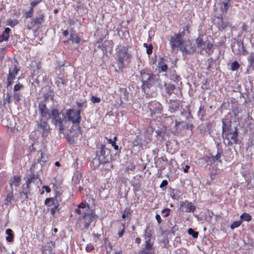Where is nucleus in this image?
Segmentation results:
<instances>
[{
	"label": "nucleus",
	"mask_w": 254,
	"mask_h": 254,
	"mask_svg": "<svg viewBox=\"0 0 254 254\" xmlns=\"http://www.w3.org/2000/svg\"><path fill=\"white\" fill-rule=\"evenodd\" d=\"M116 63L119 69L123 70L126 64L130 62L131 55L127 46H118L116 48Z\"/></svg>",
	"instance_id": "nucleus-1"
},
{
	"label": "nucleus",
	"mask_w": 254,
	"mask_h": 254,
	"mask_svg": "<svg viewBox=\"0 0 254 254\" xmlns=\"http://www.w3.org/2000/svg\"><path fill=\"white\" fill-rule=\"evenodd\" d=\"M185 32L176 33L174 36H171L169 40V44L172 51L179 48V50L185 54H189L185 41L183 40V36Z\"/></svg>",
	"instance_id": "nucleus-2"
},
{
	"label": "nucleus",
	"mask_w": 254,
	"mask_h": 254,
	"mask_svg": "<svg viewBox=\"0 0 254 254\" xmlns=\"http://www.w3.org/2000/svg\"><path fill=\"white\" fill-rule=\"evenodd\" d=\"M87 206L88 211L85 212L82 216V218L84 220V227L88 228L91 222L94 219V215H93L92 211L89 210V205L87 203L81 202L78 205L77 208L76 209L75 212L80 215L82 213V211L81 209L85 208Z\"/></svg>",
	"instance_id": "nucleus-3"
},
{
	"label": "nucleus",
	"mask_w": 254,
	"mask_h": 254,
	"mask_svg": "<svg viewBox=\"0 0 254 254\" xmlns=\"http://www.w3.org/2000/svg\"><path fill=\"white\" fill-rule=\"evenodd\" d=\"M49 117L51 119L52 124L59 126L60 132L62 133L65 128L64 124L67 121L65 119H62L59 110L57 109H52L51 111Z\"/></svg>",
	"instance_id": "nucleus-4"
},
{
	"label": "nucleus",
	"mask_w": 254,
	"mask_h": 254,
	"mask_svg": "<svg viewBox=\"0 0 254 254\" xmlns=\"http://www.w3.org/2000/svg\"><path fill=\"white\" fill-rule=\"evenodd\" d=\"M67 121L72 123L74 125H79L80 123L81 110H75L72 109H67L65 111V117Z\"/></svg>",
	"instance_id": "nucleus-5"
},
{
	"label": "nucleus",
	"mask_w": 254,
	"mask_h": 254,
	"mask_svg": "<svg viewBox=\"0 0 254 254\" xmlns=\"http://www.w3.org/2000/svg\"><path fill=\"white\" fill-rule=\"evenodd\" d=\"M175 131L177 132H180L185 129L192 130L193 125L190 122L188 117H186L185 120H176L175 121Z\"/></svg>",
	"instance_id": "nucleus-6"
},
{
	"label": "nucleus",
	"mask_w": 254,
	"mask_h": 254,
	"mask_svg": "<svg viewBox=\"0 0 254 254\" xmlns=\"http://www.w3.org/2000/svg\"><path fill=\"white\" fill-rule=\"evenodd\" d=\"M155 75L151 73H148L142 70L140 72V78L142 82L143 89L150 88L154 81Z\"/></svg>",
	"instance_id": "nucleus-7"
},
{
	"label": "nucleus",
	"mask_w": 254,
	"mask_h": 254,
	"mask_svg": "<svg viewBox=\"0 0 254 254\" xmlns=\"http://www.w3.org/2000/svg\"><path fill=\"white\" fill-rule=\"evenodd\" d=\"M37 13V16L32 18L27 23L26 25L27 29L31 30L35 26L39 28V25H42L44 22L45 17L44 13L41 10L39 11Z\"/></svg>",
	"instance_id": "nucleus-8"
},
{
	"label": "nucleus",
	"mask_w": 254,
	"mask_h": 254,
	"mask_svg": "<svg viewBox=\"0 0 254 254\" xmlns=\"http://www.w3.org/2000/svg\"><path fill=\"white\" fill-rule=\"evenodd\" d=\"M238 132L236 128L234 131H230L223 135L224 143L227 146H232L234 144H237L238 142Z\"/></svg>",
	"instance_id": "nucleus-9"
},
{
	"label": "nucleus",
	"mask_w": 254,
	"mask_h": 254,
	"mask_svg": "<svg viewBox=\"0 0 254 254\" xmlns=\"http://www.w3.org/2000/svg\"><path fill=\"white\" fill-rule=\"evenodd\" d=\"M152 139V136L151 135L144 132L143 134H140L136 136L133 143L135 146H146Z\"/></svg>",
	"instance_id": "nucleus-10"
},
{
	"label": "nucleus",
	"mask_w": 254,
	"mask_h": 254,
	"mask_svg": "<svg viewBox=\"0 0 254 254\" xmlns=\"http://www.w3.org/2000/svg\"><path fill=\"white\" fill-rule=\"evenodd\" d=\"M150 112L151 117L156 114H161L163 111L162 105L158 101H151L148 104V106Z\"/></svg>",
	"instance_id": "nucleus-11"
},
{
	"label": "nucleus",
	"mask_w": 254,
	"mask_h": 254,
	"mask_svg": "<svg viewBox=\"0 0 254 254\" xmlns=\"http://www.w3.org/2000/svg\"><path fill=\"white\" fill-rule=\"evenodd\" d=\"M19 68L16 65H14L12 70L9 69L8 74L6 79V87H8L12 85L13 80L15 78L16 75L18 74Z\"/></svg>",
	"instance_id": "nucleus-12"
},
{
	"label": "nucleus",
	"mask_w": 254,
	"mask_h": 254,
	"mask_svg": "<svg viewBox=\"0 0 254 254\" xmlns=\"http://www.w3.org/2000/svg\"><path fill=\"white\" fill-rule=\"evenodd\" d=\"M47 120L43 121L40 120L39 123L37 124L38 129L42 132L43 136H47L50 130V126H49Z\"/></svg>",
	"instance_id": "nucleus-13"
},
{
	"label": "nucleus",
	"mask_w": 254,
	"mask_h": 254,
	"mask_svg": "<svg viewBox=\"0 0 254 254\" xmlns=\"http://www.w3.org/2000/svg\"><path fill=\"white\" fill-rule=\"evenodd\" d=\"M153 245V241L149 240H145L144 248L140 254H153L155 251Z\"/></svg>",
	"instance_id": "nucleus-14"
},
{
	"label": "nucleus",
	"mask_w": 254,
	"mask_h": 254,
	"mask_svg": "<svg viewBox=\"0 0 254 254\" xmlns=\"http://www.w3.org/2000/svg\"><path fill=\"white\" fill-rule=\"evenodd\" d=\"M180 206L187 212H194L196 209L195 206L191 202L188 201L181 202Z\"/></svg>",
	"instance_id": "nucleus-15"
},
{
	"label": "nucleus",
	"mask_w": 254,
	"mask_h": 254,
	"mask_svg": "<svg viewBox=\"0 0 254 254\" xmlns=\"http://www.w3.org/2000/svg\"><path fill=\"white\" fill-rule=\"evenodd\" d=\"M35 145V144L33 143L29 146V149L30 150V153L29 154L30 157H37L38 159H42L43 157V153L41 150H36Z\"/></svg>",
	"instance_id": "nucleus-16"
},
{
	"label": "nucleus",
	"mask_w": 254,
	"mask_h": 254,
	"mask_svg": "<svg viewBox=\"0 0 254 254\" xmlns=\"http://www.w3.org/2000/svg\"><path fill=\"white\" fill-rule=\"evenodd\" d=\"M38 109L40 115L42 117L45 118L47 117L48 115L49 116V110L44 101H41L39 103Z\"/></svg>",
	"instance_id": "nucleus-17"
},
{
	"label": "nucleus",
	"mask_w": 254,
	"mask_h": 254,
	"mask_svg": "<svg viewBox=\"0 0 254 254\" xmlns=\"http://www.w3.org/2000/svg\"><path fill=\"white\" fill-rule=\"evenodd\" d=\"M56 244L54 241H50L42 249L43 254H51L53 249L55 247Z\"/></svg>",
	"instance_id": "nucleus-18"
},
{
	"label": "nucleus",
	"mask_w": 254,
	"mask_h": 254,
	"mask_svg": "<svg viewBox=\"0 0 254 254\" xmlns=\"http://www.w3.org/2000/svg\"><path fill=\"white\" fill-rule=\"evenodd\" d=\"M231 0H225L218 3L220 10L223 14H226L228 9L231 6L230 4Z\"/></svg>",
	"instance_id": "nucleus-19"
},
{
	"label": "nucleus",
	"mask_w": 254,
	"mask_h": 254,
	"mask_svg": "<svg viewBox=\"0 0 254 254\" xmlns=\"http://www.w3.org/2000/svg\"><path fill=\"white\" fill-rule=\"evenodd\" d=\"M69 41H71L72 43H75L76 44H79L81 41V38L78 36L76 33V31L72 30L70 32V37L69 39L66 41H64V43H67Z\"/></svg>",
	"instance_id": "nucleus-20"
},
{
	"label": "nucleus",
	"mask_w": 254,
	"mask_h": 254,
	"mask_svg": "<svg viewBox=\"0 0 254 254\" xmlns=\"http://www.w3.org/2000/svg\"><path fill=\"white\" fill-rule=\"evenodd\" d=\"M56 203L59 204L58 195L56 194L54 197L47 198L45 200V204L49 206H56Z\"/></svg>",
	"instance_id": "nucleus-21"
},
{
	"label": "nucleus",
	"mask_w": 254,
	"mask_h": 254,
	"mask_svg": "<svg viewBox=\"0 0 254 254\" xmlns=\"http://www.w3.org/2000/svg\"><path fill=\"white\" fill-rule=\"evenodd\" d=\"M21 177L19 176H14L13 177L11 178L9 181V186L12 190V186H14L15 187H18L19 186V183L21 181Z\"/></svg>",
	"instance_id": "nucleus-22"
},
{
	"label": "nucleus",
	"mask_w": 254,
	"mask_h": 254,
	"mask_svg": "<svg viewBox=\"0 0 254 254\" xmlns=\"http://www.w3.org/2000/svg\"><path fill=\"white\" fill-rule=\"evenodd\" d=\"M179 107V103L177 100H171L169 103V111L171 113L175 112Z\"/></svg>",
	"instance_id": "nucleus-23"
},
{
	"label": "nucleus",
	"mask_w": 254,
	"mask_h": 254,
	"mask_svg": "<svg viewBox=\"0 0 254 254\" xmlns=\"http://www.w3.org/2000/svg\"><path fill=\"white\" fill-rule=\"evenodd\" d=\"M11 30L9 28L6 27L4 29L2 34L0 35V42L6 41L8 40L9 37V33Z\"/></svg>",
	"instance_id": "nucleus-24"
},
{
	"label": "nucleus",
	"mask_w": 254,
	"mask_h": 254,
	"mask_svg": "<svg viewBox=\"0 0 254 254\" xmlns=\"http://www.w3.org/2000/svg\"><path fill=\"white\" fill-rule=\"evenodd\" d=\"M38 178V175L34 174V173L30 174L27 177V181L26 183V188L27 190H29L30 184L34 180Z\"/></svg>",
	"instance_id": "nucleus-25"
},
{
	"label": "nucleus",
	"mask_w": 254,
	"mask_h": 254,
	"mask_svg": "<svg viewBox=\"0 0 254 254\" xmlns=\"http://www.w3.org/2000/svg\"><path fill=\"white\" fill-rule=\"evenodd\" d=\"M126 166V172L129 174V171H133L135 169V166L134 163L131 161V160H129L126 161L125 163Z\"/></svg>",
	"instance_id": "nucleus-26"
},
{
	"label": "nucleus",
	"mask_w": 254,
	"mask_h": 254,
	"mask_svg": "<svg viewBox=\"0 0 254 254\" xmlns=\"http://www.w3.org/2000/svg\"><path fill=\"white\" fill-rule=\"evenodd\" d=\"M67 83V81L66 79H64L62 77H58L56 81L55 84L59 88L64 87Z\"/></svg>",
	"instance_id": "nucleus-27"
},
{
	"label": "nucleus",
	"mask_w": 254,
	"mask_h": 254,
	"mask_svg": "<svg viewBox=\"0 0 254 254\" xmlns=\"http://www.w3.org/2000/svg\"><path fill=\"white\" fill-rule=\"evenodd\" d=\"M165 60L162 58L160 62L159 63L158 68L160 72H166L168 69L167 65L165 64Z\"/></svg>",
	"instance_id": "nucleus-28"
},
{
	"label": "nucleus",
	"mask_w": 254,
	"mask_h": 254,
	"mask_svg": "<svg viewBox=\"0 0 254 254\" xmlns=\"http://www.w3.org/2000/svg\"><path fill=\"white\" fill-rule=\"evenodd\" d=\"M164 86L166 93L169 95L174 92L176 88L175 85L171 84L165 83Z\"/></svg>",
	"instance_id": "nucleus-29"
},
{
	"label": "nucleus",
	"mask_w": 254,
	"mask_h": 254,
	"mask_svg": "<svg viewBox=\"0 0 254 254\" xmlns=\"http://www.w3.org/2000/svg\"><path fill=\"white\" fill-rule=\"evenodd\" d=\"M248 61L249 63V67L254 70V53H251L248 58Z\"/></svg>",
	"instance_id": "nucleus-30"
},
{
	"label": "nucleus",
	"mask_w": 254,
	"mask_h": 254,
	"mask_svg": "<svg viewBox=\"0 0 254 254\" xmlns=\"http://www.w3.org/2000/svg\"><path fill=\"white\" fill-rule=\"evenodd\" d=\"M240 218L241 221H242V222L243 221L250 222L252 219L251 215L250 214L246 212H244L243 214H242L240 217Z\"/></svg>",
	"instance_id": "nucleus-31"
},
{
	"label": "nucleus",
	"mask_w": 254,
	"mask_h": 254,
	"mask_svg": "<svg viewBox=\"0 0 254 254\" xmlns=\"http://www.w3.org/2000/svg\"><path fill=\"white\" fill-rule=\"evenodd\" d=\"M5 233L8 235L6 237V240L8 242H11L13 240V233L11 229H7L5 231Z\"/></svg>",
	"instance_id": "nucleus-32"
},
{
	"label": "nucleus",
	"mask_w": 254,
	"mask_h": 254,
	"mask_svg": "<svg viewBox=\"0 0 254 254\" xmlns=\"http://www.w3.org/2000/svg\"><path fill=\"white\" fill-rule=\"evenodd\" d=\"M101 164V160H92L90 163V166L93 169H96Z\"/></svg>",
	"instance_id": "nucleus-33"
},
{
	"label": "nucleus",
	"mask_w": 254,
	"mask_h": 254,
	"mask_svg": "<svg viewBox=\"0 0 254 254\" xmlns=\"http://www.w3.org/2000/svg\"><path fill=\"white\" fill-rule=\"evenodd\" d=\"M132 210L130 208H126L124 210V212L122 214V217L123 219H125L126 218H128L131 214Z\"/></svg>",
	"instance_id": "nucleus-34"
},
{
	"label": "nucleus",
	"mask_w": 254,
	"mask_h": 254,
	"mask_svg": "<svg viewBox=\"0 0 254 254\" xmlns=\"http://www.w3.org/2000/svg\"><path fill=\"white\" fill-rule=\"evenodd\" d=\"M156 136L159 137L160 140H166L165 135L166 132L162 130H158L156 131Z\"/></svg>",
	"instance_id": "nucleus-35"
},
{
	"label": "nucleus",
	"mask_w": 254,
	"mask_h": 254,
	"mask_svg": "<svg viewBox=\"0 0 254 254\" xmlns=\"http://www.w3.org/2000/svg\"><path fill=\"white\" fill-rule=\"evenodd\" d=\"M105 151L103 149L100 148L99 150L96 151V157L98 159H106V157L104 155Z\"/></svg>",
	"instance_id": "nucleus-36"
},
{
	"label": "nucleus",
	"mask_w": 254,
	"mask_h": 254,
	"mask_svg": "<svg viewBox=\"0 0 254 254\" xmlns=\"http://www.w3.org/2000/svg\"><path fill=\"white\" fill-rule=\"evenodd\" d=\"M190 168L188 161H184L182 164V169L185 173H188Z\"/></svg>",
	"instance_id": "nucleus-37"
},
{
	"label": "nucleus",
	"mask_w": 254,
	"mask_h": 254,
	"mask_svg": "<svg viewBox=\"0 0 254 254\" xmlns=\"http://www.w3.org/2000/svg\"><path fill=\"white\" fill-rule=\"evenodd\" d=\"M152 238V234L150 229L147 228L145 230V234H144V239L146 241L149 240H151Z\"/></svg>",
	"instance_id": "nucleus-38"
},
{
	"label": "nucleus",
	"mask_w": 254,
	"mask_h": 254,
	"mask_svg": "<svg viewBox=\"0 0 254 254\" xmlns=\"http://www.w3.org/2000/svg\"><path fill=\"white\" fill-rule=\"evenodd\" d=\"M21 95L19 92H14L13 93V97L15 104H17L21 100Z\"/></svg>",
	"instance_id": "nucleus-39"
},
{
	"label": "nucleus",
	"mask_w": 254,
	"mask_h": 254,
	"mask_svg": "<svg viewBox=\"0 0 254 254\" xmlns=\"http://www.w3.org/2000/svg\"><path fill=\"white\" fill-rule=\"evenodd\" d=\"M143 46L146 48V53L148 55L152 53L153 46L151 44L148 45L147 43H144Z\"/></svg>",
	"instance_id": "nucleus-40"
},
{
	"label": "nucleus",
	"mask_w": 254,
	"mask_h": 254,
	"mask_svg": "<svg viewBox=\"0 0 254 254\" xmlns=\"http://www.w3.org/2000/svg\"><path fill=\"white\" fill-rule=\"evenodd\" d=\"M106 139L107 140V142L109 144H111V145L114 147V148L118 151L119 149V146L116 144V142L114 141H112V139L111 138H107V137H105Z\"/></svg>",
	"instance_id": "nucleus-41"
},
{
	"label": "nucleus",
	"mask_w": 254,
	"mask_h": 254,
	"mask_svg": "<svg viewBox=\"0 0 254 254\" xmlns=\"http://www.w3.org/2000/svg\"><path fill=\"white\" fill-rule=\"evenodd\" d=\"M240 66V65L238 62L234 61L232 63L230 69L232 71H235L238 69Z\"/></svg>",
	"instance_id": "nucleus-42"
},
{
	"label": "nucleus",
	"mask_w": 254,
	"mask_h": 254,
	"mask_svg": "<svg viewBox=\"0 0 254 254\" xmlns=\"http://www.w3.org/2000/svg\"><path fill=\"white\" fill-rule=\"evenodd\" d=\"M243 176L245 177V179L247 180L248 182L251 181L252 180V176H254L253 174H251V173H247L246 172H243Z\"/></svg>",
	"instance_id": "nucleus-43"
},
{
	"label": "nucleus",
	"mask_w": 254,
	"mask_h": 254,
	"mask_svg": "<svg viewBox=\"0 0 254 254\" xmlns=\"http://www.w3.org/2000/svg\"><path fill=\"white\" fill-rule=\"evenodd\" d=\"M230 125H228L225 124L224 122H223V126H222V135H224L225 133H227L231 131L229 129V127Z\"/></svg>",
	"instance_id": "nucleus-44"
},
{
	"label": "nucleus",
	"mask_w": 254,
	"mask_h": 254,
	"mask_svg": "<svg viewBox=\"0 0 254 254\" xmlns=\"http://www.w3.org/2000/svg\"><path fill=\"white\" fill-rule=\"evenodd\" d=\"M241 34L247 33L248 32L249 26L245 22H243L242 23V26H241Z\"/></svg>",
	"instance_id": "nucleus-45"
},
{
	"label": "nucleus",
	"mask_w": 254,
	"mask_h": 254,
	"mask_svg": "<svg viewBox=\"0 0 254 254\" xmlns=\"http://www.w3.org/2000/svg\"><path fill=\"white\" fill-rule=\"evenodd\" d=\"M196 44L197 47L201 48L202 46L205 45L204 42H203L202 38L199 37L196 39Z\"/></svg>",
	"instance_id": "nucleus-46"
},
{
	"label": "nucleus",
	"mask_w": 254,
	"mask_h": 254,
	"mask_svg": "<svg viewBox=\"0 0 254 254\" xmlns=\"http://www.w3.org/2000/svg\"><path fill=\"white\" fill-rule=\"evenodd\" d=\"M242 223V221H241L240 219L239 221H235L233 223H232L230 225V228L233 230L235 228L239 227L241 225Z\"/></svg>",
	"instance_id": "nucleus-47"
},
{
	"label": "nucleus",
	"mask_w": 254,
	"mask_h": 254,
	"mask_svg": "<svg viewBox=\"0 0 254 254\" xmlns=\"http://www.w3.org/2000/svg\"><path fill=\"white\" fill-rule=\"evenodd\" d=\"M188 233L189 235H191L193 238H197L198 235V233L196 231H195L191 228L189 229Z\"/></svg>",
	"instance_id": "nucleus-48"
},
{
	"label": "nucleus",
	"mask_w": 254,
	"mask_h": 254,
	"mask_svg": "<svg viewBox=\"0 0 254 254\" xmlns=\"http://www.w3.org/2000/svg\"><path fill=\"white\" fill-rule=\"evenodd\" d=\"M13 197V191L11 190L7 194L5 201L10 203Z\"/></svg>",
	"instance_id": "nucleus-49"
},
{
	"label": "nucleus",
	"mask_w": 254,
	"mask_h": 254,
	"mask_svg": "<svg viewBox=\"0 0 254 254\" xmlns=\"http://www.w3.org/2000/svg\"><path fill=\"white\" fill-rule=\"evenodd\" d=\"M18 23V21L16 19H10L8 21V25L11 27H14Z\"/></svg>",
	"instance_id": "nucleus-50"
},
{
	"label": "nucleus",
	"mask_w": 254,
	"mask_h": 254,
	"mask_svg": "<svg viewBox=\"0 0 254 254\" xmlns=\"http://www.w3.org/2000/svg\"><path fill=\"white\" fill-rule=\"evenodd\" d=\"M222 154V151L221 150H219L217 149L216 154H213L212 156V159H220V157H221Z\"/></svg>",
	"instance_id": "nucleus-51"
},
{
	"label": "nucleus",
	"mask_w": 254,
	"mask_h": 254,
	"mask_svg": "<svg viewBox=\"0 0 254 254\" xmlns=\"http://www.w3.org/2000/svg\"><path fill=\"white\" fill-rule=\"evenodd\" d=\"M154 131V128L153 127H152L149 126V127H147L146 131L144 132L149 135H151V136H152Z\"/></svg>",
	"instance_id": "nucleus-52"
},
{
	"label": "nucleus",
	"mask_w": 254,
	"mask_h": 254,
	"mask_svg": "<svg viewBox=\"0 0 254 254\" xmlns=\"http://www.w3.org/2000/svg\"><path fill=\"white\" fill-rule=\"evenodd\" d=\"M59 204H56V206H54V207L53 208H51L50 212H51V214L53 216L55 215L56 211L59 208Z\"/></svg>",
	"instance_id": "nucleus-53"
},
{
	"label": "nucleus",
	"mask_w": 254,
	"mask_h": 254,
	"mask_svg": "<svg viewBox=\"0 0 254 254\" xmlns=\"http://www.w3.org/2000/svg\"><path fill=\"white\" fill-rule=\"evenodd\" d=\"M23 87V86L19 82L17 83L14 86L13 88V90L14 92H16L18 90H20L21 88Z\"/></svg>",
	"instance_id": "nucleus-54"
},
{
	"label": "nucleus",
	"mask_w": 254,
	"mask_h": 254,
	"mask_svg": "<svg viewBox=\"0 0 254 254\" xmlns=\"http://www.w3.org/2000/svg\"><path fill=\"white\" fill-rule=\"evenodd\" d=\"M168 182L167 180H163L160 185V188H161L163 190L166 189V186L168 185Z\"/></svg>",
	"instance_id": "nucleus-55"
},
{
	"label": "nucleus",
	"mask_w": 254,
	"mask_h": 254,
	"mask_svg": "<svg viewBox=\"0 0 254 254\" xmlns=\"http://www.w3.org/2000/svg\"><path fill=\"white\" fill-rule=\"evenodd\" d=\"M94 249V247L91 244H88L86 245L85 248V250L87 252H90L93 251Z\"/></svg>",
	"instance_id": "nucleus-56"
},
{
	"label": "nucleus",
	"mask_w": 254,
	"mask_h": 254,
	"mask_svg": "<svg viewBox=\"0 0 254 254\" xmlns=\"http://www.w3.org/2000/svg\"><path fill=\"white\" fill-rule=\"evenodd\" d=\"M91 100L92 103H99L101 101V99L99 97L94 96H92L91 97Z\"/></svg>",
	"instance_id": "nucleus-57"
},
{
	"label": "nucleus",
	"mask_w": 254,
	"mask_h": 254,
	"mask_svg": "<svg viewBox=\"0 0 254 254\" xmlns=\"http://www.w3.org/2000/svg\"><path fill=\"white\" fill-rule=\"evenodd\" d=\"M170 209L169 208H165L163 209L162 211V213L164 214V217H168L170 215Z\"/></svg>",
	"instance_id": "nucleus-58"
},
{
	"label": "nucleus",
	"mask_w": 254,
	"mask_h": 254,
	"mask_svg": "<svg viewBox=\"0 0 254 254\" xmlns=\"http://www.w3.org/2000/svg\"><path fill=\"white\" fill-rule=\"evenodd\" d=\"M122 226L123 227L122 229L121 230V231L119 232L118 233L119 237H122L125 233V224H122Z\"/></svg>",
	"instance_id": "nucleus-59"
},
{
	"label": "nucleus",
	"mask_w": 254,
	"mask_h": 254,
	"mask_svg": "<svg viewBox=\"0 0 254 254\" xmlns=\"http://www.w3.org/2000/svg\"><path fill=\"white\" fill-rule=\"evenodd\" d=\"M5 55L4 48H0V61H2L4 58Z\"/></svg>",
	"instance_id": "nucleus-60"
},
{
	"label": "nucleus",
	"mask_w": 254,
	"mask_h": 254,
	"mask_svg": "<svg viewBox=\"0 0 254 254\" xmlns=\"http://www.w3.org/2000/svg\"><path fill=\"white\" fill-rule=\"evenodd\" d=\"M11 96L9 94H6V97L4 100V103L5 104L6 102H7L8 104H9L11 103Z\"/></svg>",
	"instance_id": "nucleus-61"
},
{
	"label": "nucleus",
	"mask_w": 254,
	"mask_h": 254,
	"mask_svg": "<svg viewBox=\"0 0 254 254\" xmlns=\"http://www.w3.org/2000/svg\"><path fill=\"white\" fill-rule=\"evenodd\" d=\"M42 0H36L32 1L30 5L31 6H32L33 7H35V6L37 5L39 3H40L42 1Z\"/></svg>",
	"instance_id": "nucleus-62"
},
{
	"label": "nucleus",
	"mask_w": 254,
	"mask_h": 254,
	"mask_svg": "<svg viewBox=\"0 0 254 254\" xmlns=\"http://www.w3.org/2000/svg\"><path fill=\"white\" fill-rule=\"evenodd\" d=\"M20 197L23 199H27L28 198V195L27 192L22 191L20 193Z\"/></svg>",
	"instance_id": "nucleus-63"
},
{
	"label": "nucleus",
	"mask_w": 254,
	"mask_h": 254,
	"mask_svg": "<svg viewBox=\"0 0 254 254\" xmlns=\"http://www.w3.org/2000/svg\"><path fill=\"white\" fill-rule=\"evenodd\" d=\"M24 15H25V17L26 18H28L32 17L33 14L28 10L25 13Z\"/></svg>",
	"instance_id": "nucleus-64"
}]
</instances>
